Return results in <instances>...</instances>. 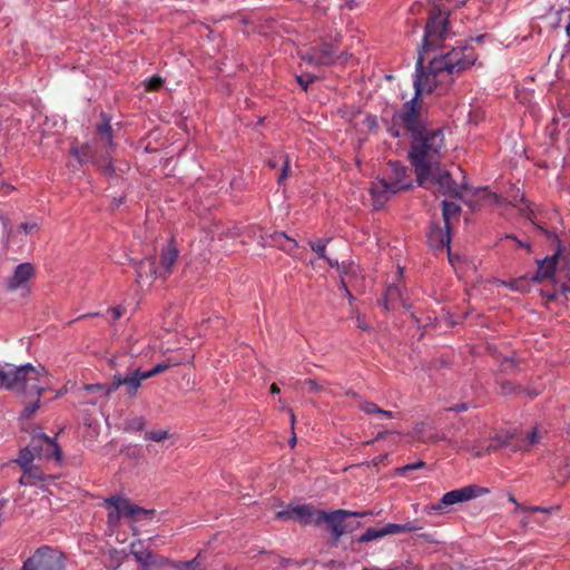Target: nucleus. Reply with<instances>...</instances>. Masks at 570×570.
Here are the masks:
<instances>
[{
	"label": "nucleus",
	"mask_w": 570,
	"mask_h": 570,
	"mask_svg": "<svg viewBox=\"0 0 570 570\" xmlns=\"http://www.w3.org/2000/svg\"><path fill=\"white\" fill-rule=\"evenodd\" d=\"M302 59L304 61H306L307 63L313 65V66H317V67L326 65V61L320 60L318 51L316 50V47L312 48L306 55H304L302 57Z\"/></svg>",
	"instance_id": "e433bc0d"
},
{
	"label": "nucleus",
	"mask_w": 570,
	"mask_h": 570,
	"mask_svg": "<svg viewBox=\"0 0 570 570\" xmlns=\"http://www.w3.org/2000/svg\"><path fill=\"white\" fill-rule=\"evenodd\" d=\"M423 466L424 465H401L394 470V474L399 475V476L407 478L410 475V472H412L413 470H416L419 468H423Z\"/></svg>",
	"instance_id": "37998d69"
},
{
	"label": "nucleus",
	"mask_w": 570,
	"mask_h": 570,
	"mask_svg": "<svg viewBox=\"0 0 570 570\" xmlns=\"http://www.w3.org/2000/svg\"><path fill=\"white\" fill-rule=\"evenodd\" d=\"M137 282L150 281L153 282L156 275H159L156 268L155 257H147L136 263Z\"/></svg>",
	"instance_id": "393cba45"
},
{
	"label": "nucleus",
	"mask_w": 570,
	"mask_h": 570,
	"mask_svg": "<svg viewBox=\"0 0 570 570\" xmlns=\"http://www.w3.org/2000/svg\"><path fill=\"white\" fill-rule=\"evenodd\" d=\"M509 501H510V502H512V503H514V504H515V507H517V509L522 510V511H525L527 507H523V505L519 504V503L517 502L515 498H514L512 494H511V495H509Z\"/></svg>",
	"instance_id": "4d7b16f0"
},
{
	"label": "nucleus",
	"mask_w": 570,
	"mask_h": 570,
	"mask_svg": "<svg viewBox=\"0 0 570 570\" xmlns=\"http://www.w3.org/2000/svg\"><path fill=\"white\" fill-rule=\"evenodd\" d=\"M21 466L23 468V473L19 481L22 485L45 487L53 480V476L46 474L40 465Z\"/></svg>",
	"instance_id": "6ab92c4d"
},
{
	"label": "nucleus",
	"mask_w": 570,
	"mask_h": 570,
	"mask_svg": "<svg viewBox=\"0 0 570 570\" xmlns=\"http://www.w3.org/2000/svg\"><path fill=\"white\" fill-rule=\"evenodd\" d=\"M385 436H391L392 439H395V438H396V435H395V434H393V433H390V432H381V433H379V434H377L376 440H381V439H383V438H385Z\"/></svg>",
	"instance_id": "13d9d810"
},
{
	"label": "nucleus",
	"mask_w": 570,
	"mask_h": 570,
	"mask_svg": "<svg viewBox=\"0 0 570 570\" xmlns=\"http://www.w3.org/2000/svg\"><path fill=\"white\" fill-rule=\"evenodd\" d=\"M461 207L453 202L443 200L442 203V216L444 220V227L448 230H451L450 220L452 217H455L460 214Z\"/></svg>",
	"instance_id": "c85d7f7f"
},
{
	"label": "nucleus",
	"mask_w": 570,
	"mask_h": 570,
	"mask_svg": "<svg viewBox=\"0 0 570 570\" xmlns=\"http://www.w3.org/2000/svg\"><path fill=\"white\" fill-rule=\"evenodd\" d=\"M450 35L449 16L432 7L424 28L423 45L419 51L425 55L429 50L438 48Z\"/></svg>",
	"instance_id": "1a4fd4ad"
},
{
	"label": "nucleus",
	"mask_w": 570,
	"mask_h": 570,
	"mask_svg": "<svg viewBox=\"0 0 570 570\" xmlns=\"http://www.w3.org/2000/svg\"><path fill=\"white\" fill-rule=\"evenodd\" d=\"M421 527L414 525L413 522H406L403 524L387 523L383 527L384 537L387 534L406 533L420 530Z\"/></svg>",
	"instance_id": "c756f323"
},
{
	"label": "nucleus",
	"mask_w": 570,
	"mask_h": 570,
	"mask_svg": "<svg viewBox=\"0 0 570 570\" xmlns=\"http://www.w3.org/2000/svg\"><path fill=\"white\" fill-rule=\"evenodd\" d=\"M33 275V265L30 263H21L14 268L12 276L8 279L7 288L11 292H14L18 288L24 286Z\"/></svg>",
	"instance_id": "4be33fe9"
},
{
	"label": "nucleus",
	"mask_w": 570,
	"mask_h": 570,
	"mask_svg": "<svg viewBox=\"0 0 570 570\" xmlns=\"http://www.w3.org/2000/svg\"><path fill=\"white\" fill-rule=\"evenodd\" d=\"M136 426L141 429L144 425V420L141 417L135 420Z\"/></svg>",
	"instance_id": "338daca9"
},
{
	"label": "nucleus",
	"mask_w": 570,
	"mask_h": 570,
	"mask_svg": "<svg viewBox=\"0 0 570 570\" xmlns=\"http://www.w3.org/2000/svg\"><path fill=\"white\" fill-rule=\"evenodd\" d=\"M360 409L364 413H366V414L375 415L380 420H382V419H394L395 417V413L394 412L383 410V409L379 407L373 402H368V401L362 402L360 404Z\"/></svg>",
	"instance_id": "bb28decb"
},
{
	"label": "nucleus",
	"mask_w": 570,
	"mask_h": 570,
	"mask_svg": "<svg viewBox=\"0 0 570 570\" xmlns=\"http://www.w3.org/2000/svg\"><path fill=\"white\" fill-rule=\"evenodd\" d=\"M22 570H66L65 554L50 546H41L23 562Z\"/></svg>",
	"instance_id": "9d476101"
},
{
	"label": "nucleus",
	"mask_w": 570,
	"mask_h": 570,
	"mask_svg": "<svg viewBox=\"0 0 570 570\" xmlns=\"http://www.w3.org/2000/svg\"><path fill=\"white\" fill-rule=\"evenodd\" d=\"M466 409V404H460L454 407L456 412L465 411Z\"/></svg>",
	"instance_id": "69168bd1"
},
{
	"label": "nucleus",
	"mask_w": 570,
	"mask_h": 570,
	"mask_svg": "<svg viewBox=\"0 0 570 570\" xmlns=\"http://www.w3.org/2000/svg\"><path fill=\"white\" fill-rule=\"evenodd\" d=\"M316 50L318 51L320 60L326 61L325 66H330V65L334 63V61L336 59V55H335V50H334L333 46H331L328 43H323L320 47H317Z\"/></svg>",
	"instance_id": "72a5a7b5"
},
{
	"label": "nucleus",
	"mask_w": 570,
	"mask_h": 570,
	"mask_svg": "<svg viewBox=\"0 0 570 570\" xmlns=\"http://www.w3.org/2000/svg\"><path fill=\"white\" fill-rule=\"evenodd\" d=\"M130 554L142 567V570H160L170 561L161 556L155 554L151 550L144 546V542L138 540L129 546Z\"/></svg>",
	"instance_id": "f8f14e48"
},
{
	"label": "nucleus",
	"mask_w": 570,
	"mask_h": 570,
	"mask_svg": "<svg viewBox=\"0 0 570 570\" xmlns=\"http://www.w3.org/2000/svg\"><path fill=\"white\" fill-rule=\"evenodd\" d=\"M62 453L59 445L46 434L32 436L30 443L20 451L19 458L9 463H32L39 461H61Z\"/></svg>",
	"instance_id": "6e6552de"
},
{
	"label": "nucleus",
	"mask_w": 570,
	"mask_h": 570,
	"mask_svg": "<svg viewBox=\"0 0 570 570\" xmlns=\"http://www.w3.org/2000/svg\"><path fill=\"white\" fill-rule=\"evenodd\" d=\"M279 159L282 161V171L277 178V183L282 185L285 179L289 176L291 167H289V157L288 155H281Z\"/></svg>",
	"instance_id": "4c0bfd02"
},
{
	"label": "nucleus",
	"mask_w": 570,
	"mask_h": 570,
	"mask_svg": "<svg viewBox=\"0 0 570 570\" xmlns=\"http://www.w3.org/2000/svg\"><path fill=\"white\" fill-rule=\"evenodd\" d=\"M356 323H357V327L363 331H368L371 328L370 325L365 322V320L361 316H357Z\"/></svg>",
	"instance_id": "5fc2aeb1"
},
{
	"label": "nucleus",
	"mask_w": 570,
	"mask_h": 570,
	"mask_svg": "<svg viewBox=\"0 0 570 570\" xmlns=\"http://www.w3.org/2000/svg\"><path fill=\"white\" fill-rule=\"evenodd\" d=\"M173 366V364L170 363H159L157 365H155L153 368H151V373L154 375H158V374H161L164 373L165 371H167L168 368H170Z\"/></svg>",
	"instance_id": "49530a36"
},
{
	"label": "nucleus",
	"mask_w": 570,
	"mask_h": 570,
	"mask_svg": "<svg viewBox=\"0 0 570 570\" xmlns=\"http://www.w3.org/2000/svg\"><path fill=\"white\" fill-rule=\"evenodd\" d=\"M360 525H361V523L357 521H346L345 534L354 532L356 529L360 528Z\"/></svg>",
	"instance_id": "3c124183"
},
{
	"label": "nucleus",
	"mask_w": 570,
	"mask_h": 570,
	"mask_svg": "<svg viewBox=\"0 0 570 570\" xmlns=\"http://www.w3.org/2000/svg\"><path fill=\"white\" fill-rule=\"evenodd\" d=\"M511 384L510 383H504L502 384V390L504 393H509L511 391Z\"/></svg>",
	"instance_id": "0e129e2a"
},
{
	"label": "nucleus",
	"mask_w": 570,
	"mask_h": 570,
	"mask_svg": "<svg viewBox=\"0 0 570 570\" xmlns=\"http://www.w3.org/2000/svg\"><path fill=\"white\" fill-rule=\"evenodd\" d=\"M316 80V77L313 75H299L296 76V81L302 87L304 91H307L308 86Z\"/></svg>",
	"instance_id": "79ce46f5"
},
{
	"label": "nucleus",
	"mask_w": 570,
	"mask_h": 570,
	"mask_svg": "<svg viewBox=\"0 0 570 570\" xmlns=\"http://www.w3.org/2000/svg\"><path fill=\"white\" fill-rule=\"evenodd\" d=\"M413 87L415 91L414 97L404 102L392 116L389 132L394 138L403 135L412 137L429 128L426 109L421 97L423 94L432 92L433 88L428 80L425 81V77L422 75H415Z\"/></svg>",
	"instance_id": "f03ea898"
},
{
	"label": "nucleus",
	"mask_w": 570,
	"mask_h": 570,
	"mask_svg": "<svg viewBox=\"0 0 570 570\" xmlns=\"http://www.w3.org/2000/svg\"><path fill=\"white\" fill-rule=\"evenodd\" d=\"M110 383L108 384H86L80 391L79 397L85 404H97L101 397H108L114 391H109Z\"/></svg>",
	"instance_id": "412c9836"
},
{
	"label": "nucleus",
	"mask_w": 570,
	"mask_h": 570,
	"mask_svg": "<svg viewBox=\"0 0 570 570\" xmlns=\"http://www.w3.org/2000/svg\"><path fill=\"white\" fill-rule=\"evenodd\" d=\"M444 153L445 138L441 128H428L411 137L409 158L414 167L419 185H424L428 181L431 169L439 165Z\"/></svg>",
	"instance_id": "7ed1b4c3"
},
{
	"label": "nucleus",
	"mask_w": 570,
	"mask_h": 570,
	"mask_svg": "<svg viewBox=\"0 0 570 570\" xmlns=\"http://www.w3.org/2000/svg\"><path fill=\"white\" fill-rule=\"evenodd\" d=\"M411 435L414 440H417L423 443L436 442L443 438L438 432L432 420H425L415 423Z\"/></svg>",
	"instance_id": "aec40b11"
},
{
	"label": "nucleus",
	"mask_w": 570,
	"mask_h": 570,
	"mask_svg": "<svg viewBox=\"0 0 570 570\" xmlns=\"http://www.w3.org/2000/svg\"><path fill=\"white\" fill-rule=\"evenodd\" d=\"M425 57L419 51L415 66L416 75H422L431 83L432 88L450 85L454 77L466 70L476 61L474 49L466 45L464 47L453 48L450 52L429 61L428 71L424 70Z\"/></svg>",
	"instance_id": "f257e3e1"
},
{
	"label": "nucleus",
	"mask_w": 570,
	"mask_h": 570,
	"mask_svg": "<svg viewBox=\"0 0 570 570\" xmlns=\"http://www.w3.org/2000/svg\"><path fill=\"white\" fill-rule=\"evenodd\" d=\"M367 126L370 128L374 127L376 125V118L375 117H368L366 118Z\"/></svg>",
	"instance_id": "680f3d73"
},
{
	"label": "nucleus",
	"mask_w": 570,
	"mask_h": 570,
	"mask_svg": "<svg viewBox=\"0 0 570 570\" xmlns=\"http://www.w3.org/2000/svg\"><path fill=\"white\" fill-rule=\"evenodd\" d=\"M109 313L111 314V317L114 321L119 320L122 316V308L117 306L109 309Z\"/></svg>",
	"instance_id": "603ef678"
},
{
	"label": "nucleus",
	"mask_w": 570,
	"mask_h": 570,
	"mask_svg": "<svg viewBox=\"0 0 570 570\" xmlns=\"http://www.w3.org/2000/svg\"><path fill=\"white\" fill-rule=\"evenodd\" d=\"M47 371L42 366L26 364L10 370L0 368V389L14 391L23 396L40 399L46 389L40 385L41 376Z\"/></svg>",
	"instance_id": "39448f33"
},
{
	"label": "nucleus",
	"mask_w": 570,
	"mask_h": 570,
	"mask_svg": "<svg viewBox=\"0 0 570 570\" xmlns=\"http://www.w3.org/2000/svg\"><path fill=\"white\" fill-rule=\"evenodd\" d=\"M279 392H281V390H279V387L277 386V384H276V383H273V384L271 385V393H272V394H278Z\"/></svg>",
	"instance_id": "e2e57ef3"
},
{
	"label": "nucleus",
	"mask_w": 570,
	"mask_h": 570,
	"mask_svg": "<svg viewBox=\"0 0 570 570\" xmlns=\"http://www.w3.org/2000/svg\"><path fill=\"white\" fill-rule=\"evenodd\" d=\"M351 514H355V512L343 509L332 512L317 511L314 522L317 525L322 522L327 523L332 532L333 544L336 546L340 538L345 534L346 519L350 518Z\"/></svg>",
	"instance_id": "9b49d317"
},
{
	"label": "nucleus",
	"mask_w": 570,
	"mask_h": 570,
	"mask_svg": "<svg viewBox=\"0 0 570 570\" xmlns=\"http://www.w3.org/2000/svg\"><path fill=\"white\" fill-rule=\"evenodd\" d=\"M114 131L110 125V118L106 112H101L100 121L96 125V136L92 142H88L80 149L71 148V153L80 163H94L98 165L104 173H114L111 155L115 150Z\"/></svg>",
	"instance_id": "20e7f679"
},
{
	"label": "nucleus",
	"mask_w": 570,
	"mask_h": 570,
	"mask_svg": "<svg viewBox=\"0 0 570 570\" xmlns=\"http://www.w3.org/2000/svg\"><path fill=\"white\" fill-rule=\"evenodd\" d=\"M175 570H204L199 554L190 561H170L169 563Z\"/></svg>",
	"instance_id": "473e14b6"
},
{
	"label": "nucleus",
	"mask_w": 570,
	"mask_h": 570,
	"mask_svg": "<svg viewBox=\"0 0 570 570\" xmlns=\"http://www.w3.org/2000/svg\"><path fill=\"white\" fill-rule=\"evenodd\" d=\"M163 78L160 76H153L146 81V89L148 91H156L163 86Z\"/></svg>",
	"instance_id": "a19ab883"
},
{
	"label": "nucleus",
	"mask_w": 570,
	"mask_h": 570,
	"mask_svg": "<svg viewBox=\"0 0 570 570\" xmlns=\"http://www.w3.org/2000/svg\"><path fill=\"white\" fill-rule=\"evenodd\" d=\"M106 508H114L120 513V517L135 518L141 520L154 515L155 510H147L132 504L129 499L121 497H110L105 500Z\"/></svg>",
	"instance_id": "ddd939ff"
},
{
	"label": "nucleus",
	"mask_w": 570,
	"mask_h": 570,
	"mask_svg": "<svg viewBox=\"0 0 570 570\" xmlns=\"http://www.w3.org/2000/svg\"><path fill=\"white\" fill-rule=\"evenodd\" d=\"M547 431L540 426H534L533 430L527 433L525 438H520L514 433L497 434L494 439L489 441L485 448H481L474 451L475 458H482L484 452H492L497 450H521L528 451L531 446H534L543 440Z\"/></svg>",
	"instance_id": "0eeeda50"
},
{
	"label": "nucleus",
	"mask_w": 570,
	"mask_h": 570,
	"mask_svg": "<svg viewBox=\"0 0 570 570\" xmlns=\"http://www.w3.org/2000/svg\"><path fill=\"white\" fill-rule=\"evenodd\" d=\"M433 8L450 16L452 9L460 8L468 0H430Z\"/></svg>",
	"instance_id": "7c9ffc66"
},
{
	"label": "nucleus",
	"mask_w": 570,
	"mask_h": 570,
	"mask_svg": "<svg viewBox=\"0 0 570 570\" xmlns=\"http://www.w3.org/2000/svg\"><path fill=\"white\" fill-rule=\"evenodd\" d=\"M384 537L383 528L375 529L368 528L358 539L357 541L361 543L370 542L375 539H380Z\"/></svg>",
	"instance_id": "c9c22d12"
},
{
	"label": "nucleus",
	"mask_w": 570,
	"mask_h": 570,
	"mask_svg": "<svg viewBox=\"0 0 570 570\" xmlns=\"http://www.w3.org/2000/svg\"><path fill=\"white\" fill-rule=\"evenodd\" d=\"M430 184L439 185L443 194L458 197L460 196L458 184L453 180L451 174L446 170L431 169L428 181L423 185L429 187Z\"/></svg>",
	"instance_id": "dca6fc26"
},
{
	"label": "nucleus",
	"mask_w": 570,
	"mask_h": 570,
	"mask_svg": "<svg viewBox=\"0 0 570 570\" xmlns=\"http://www.w3.org/2000/svg\"><path fill=\"white\" fill-rule=\"evenodd\" d=\"M315 510L309 504H301L294 507V520L303 525H307L313 522L312 518Z\"/></svg>",
	"instance_id": "cd10ccee"
},
{
	"label": "nucleus",
	"mask_w": 570,
	"mask_h": 570,
	"mask_svg": "<svg viewBox=\"0 0 570 570\" xmlns=\"http://www.w3.org/2000/svg\"><path fill=\"white\" fill-rule=\"evenodd\" d=\"M38 229V224L37 223H21L20 226H19V230L26 233V234H29L33 230Z\"/></svg>",
	"instance_id": "09e8293b"
},
{
	"label": "nucleus",
	"mask_w": 570,
	"mask_h": 570,
	"mask_svg": "<svg viewBox=\"0 0 570 570\" xmlns=\"http://www.w3.org/2000/svg\"><path fill=\"white\" fill-rule=\"evenodd\" d=\"M399 303L405 308L410 307V305H407L406 302L403 299L402 291L397 285L387 286L382 298V305L384 309L393 311L396 308Z\"/></svg>",
	"instance_id": "b1692460"
},
{
	"label": "nucleus",
	"mask_w": 570,
	"mask_h": 570,
	"mask_svg": "<svg viewBox=\"0 0 570 570\" xmlns=\"http://www.w3.org/2000/svg\"><path fill=\"white\" fill-rule=\"evenodd\" d=\"M525 511L548 513L550 510L547 508H541V507H530V508H527Z\"/></svg>",
	"instance_id": "6e6d98bb"
},
{
	"label": "nucleus",
	"mask_w": 570,
	"mask_h": 570,
	"mask_svg": "<svg viewBox=\"0 0 570 570\" xmlns=\"http://www.w3.org/2000/svg\"><path fill=\"white\" fill-rule=\"evenodd\" d=\"M120 518V513L117 510H114L108 513L107 521L110 525H117Z\"/></svg>",
	"instance_id": "8fccbe9b"
},
{
	"label": "nucleus",
	"mask_w": 570,
	"mask_h": 570,
	"mask_svg": "<svg viewBox=\"0 0 570 570\" xmlns=\"http://www.w3.org/2000/svg\"><path fill=\"white\" fill-rule=\"evenodd\" d=\"M354 512H355V514H351V517L363 518V517L373 514L371 511H362V512L354 511Z\"/></svg>",
	"instance_id": "bf43d9fd"
},
{
	"label": "nucleus",
	"mask_w": 570,
	"mask_h": 570,
	"mask_svg": "<svg viewBox=\"0 0 570 570\" xmlns=\"http://www.w3.org/2000/svg\"><path fill=\"white\" fill-rule=\"evenodd\" d=\"M327 243H328V239H318L317 242H309L308 244H309L311 248L318 255V257L326 261L330 266H337L338 262L332 261L326 255Z\"/></svg>",
	"instance_id": "2f4dec72"
},
{
	"label": "nucleus",
	"mask_w": 570,
	"mask_h": 570,
	"mask_svg": "<svg viewBox=\"0 0 570 570\" xmlns=\"http://www.w3.org/2000/svg\"><path fill=\"white\" fill-rule=\"evenodd\" d=\"M303 384L306 385L312 393H320L323 390V386L313 379H306Z\"/></svg>",
	"instance_id": "a18cd8bd"
},
{
	"label": "nucleus",
	"mask_w": 570,
	"mask_h": 570,
	"mask_svg": "<svg viewBox=\"0 0 570 570\" xmlns=\"http://www.w3.org/2000/svg\"><path fill=\"white\" fill-rule=\"evenodd\" d=\"M169 438L168 431L157 430V431H149L146 433V439L155 441V442H163Z\"/></svg>",
	"instance_id": "ea45409f"
},
{
	"label": "nucleus",
	"mask_w": 570,
	"mask_h": 570,
	"mask_svg": "<svg viewBox=\"0 0 570 570\" xmlns=\"http://www.w3.org/2000/svg\"><path fill=\"white\" fill-rule=\"evenodd\" d=\"M134 372L137 375V377H139L140 384L142 383V381L148 380V379L155 376L151 373V370H149V371H141L140 368H135Z\"/></svg>",
	"instance_id": "de8ad7c7"
},
{
	"label": "nucleus",
	"mask_w": 570,
	"mask_h": 570,
	"mask_svg": "<svg viewBox=\"0 0 570 570\" xmlns=\"http://www.w3.org/2000/svg\"><path fill=\"white\" fill-rule=\"evenodd\" d=\"M281 159H276V158H273V159H269L267 161V165L271 167V168H276L278 166V163H279Z\"/></svg>",
	"instance_id": "052dcab7"
},
{
	"label": "nucleus",
	"mask_w": 570,
	"mask_h": 570,
	"mask_svg": "<svg viewBox=\"0 0 570 570\" xmlns=\"http://www.w3.org/2000/svg\"><path fill=\"white\" fill-rule=\"evenodd\" d=\"M566 33L568 35V37L570 38V20H569V23L567 24L566 27Z\"/></svg>",
	"instance_id": "774afa93"
},
{
	"label": "nucleus",
	"mask_w": 570,
	"mask_h": 570,
	"mask_svg": "<svg viewBox=\"0 0 570 570\" xmlns=\"http://www.w3.org/2000/svg\"><path fill=\"white\" fill-rule=\"evenodd\" d=\"M120 386L125 387V394L129 397L136 396L138 390L141 384L139 382V377L135 374L134 370L122 375L120 373H116L110 382L109 391H116Z\"/></svg>",
	"instance_id": "a211bd4d"
},
{
	"label": "nucleus",
	"mask_w": 570,
	"mask_h": 570,
	"mask_svg": "<svg viewBox=\"0 0 570 570\" xmlns=\"http://www.w3.org/2000/svg\"><path fill=\"white\" fill-rule=\"evenodd\" d=\"M125 560V554L120 551H110V563L107 566L111 570H117Z\"/></svg>",
	"instance_id": "58836bf2"
},
{
	"label": "nucleus",
	"mask_w": 570,
	"mask_h": 570,
	"mask_svg": "<svg viewBox=\"0 0 570 570\" xmlns=\"http://www.w3.org/2000/svg\"><path fill=\"white\" fill-rule=\"evenodd\" d=\"M429 242L432 247L444 249L450 252L451 233L450 230H443L439 225L431 228L429 234Z\"/></svg>",
	"instance_id": "a878e982"
},
{
	"label": "nucleus",
	"mask_w": 570,
	"mask_h": 570,
	"mask_svg": "<svg viewBox=\"0 0 570 570\" xmlns=\"http://www.w3.org/2000/svg\"><path fill=\"white\" fill-rule=\"evenodd\" d=\"M411 187V180L406 177V168L397 161H389L384 177L374 183L371 193L375 208L382 207L390 195Z\"/></svg>",
	"instance_id": "423d86ee"
},
{
	"label": "nucleus",
	"mask_w": 570,
	"mask_h": 570,
	"mask_svg": "<svg viewBox=\"0 0 570 570\" xmlns=\"http://www.w3.org/2000/svg\"><path fill=\"white\" fill-rule=\"evenodd\" d=\"M275 518L277 520H294V507L289 505L286 510L278 511Z\"/></svg>",
	"instance_id": "c03bdc74"
},
{
	"label": "nucleus",
	"mask_w": 570,
	"mask_h": 570,
	"mask_svg": "<svg viewBox=\"0 0 570 570\" xmlns=\"http://www.w3.org/2000/svg\"><path fill=\"white\" fill-rule=\"evenodd\" d=\"M179 252L171 238L167 246L161 249L160 253V267L158 268L160 277H167L173 272V267L175 266Z\"/></svg>",
	"instance_id": "5701e85b"
},
{
	"label": "nucleus",
	"mask_w": 570,
	"mask_h": 570,
	"mask_svg": "<svg viewBox=\"0 0 570 570\" xmlns=\"http://www.w3.org/2000/svg\"><path fill=\"white\" fill-rule=\"evenodd\" d=\"M559 256H560V248H558V250L553 255L547 256L543 259H539L537 262L538 271L531 277V281L533 283L539 284V283H543L546 281L552 279L556 274V268H557V263H558Z\"/></svg>",
	"instance_id": "f3484780"
},
{
	"label": "nucleus",
	"mask_w": 570,
	"mask_h": 570,
	"mask_svg": "<svg viewBox=\"0 0 570 570\" xmlns=\"http://www.w3.org/2000/svg\"><path fill=\"white\" fill-rule=\"evenodd\" d=\"M23 403H24V407H23V410L20 413V419L29 420L39 410V407H40V399L36 397L35 401H30V402H27L24 400Z\"/></svg>",
	"instance_id": "f704fd0d"
},
{
	"label": "nucleus",
	"mask_w": 570,
	"mask_h": 570,
	"mask_svg": "<svg viewBox=\"0 0 570 570\" xmlns=\"http://www.w3.org/2000/svg\"><path fill=\"white\" fill-rule=\"evenodd\" d=\"M488 492V489L478 485H468L455 489L446 492L440 502L433 507V509L440 510L443 508V505H452L455 503L464 502Z\"/></svg>",
	"instance_id": "2eb2a0df"
},
{
	"label": "nucleus",
	"mask_w": 570,
	"mask_h": 570,
	"mask_svg": "<svg viewBox=\"0 0 570 570\" xmlns=\"http://www.w3.org/2000/svg\"><path fill=\"white\" fill-rule=\"evenodd\" d=\"M106 508H114L120 513V517L135 518L141 520L154 515L155 510H147L132 504L129 499L121 497H110L105 500Z\"/></svg>",
	"instance_id": "4468645a"
},
{
	"label": "nucleus",
	"mask_w": 570,
	"mask_h": 570,
	"mask_svg": "<svg viewBox=\"0 0 570 570\" xmlns=\"http://www.w3.org/2000/svg\"><path fill=\"white\" fill-rule=\"evenodd\" d=\"M507 238H511V239H514L518 247L519 248H525L528 250H530L531 246L529 243H525V242H522V240H519L517 237H514L513 235H508Z\"/></svg>",
	"instance_id": "864d4df0"
}]
</instances>
